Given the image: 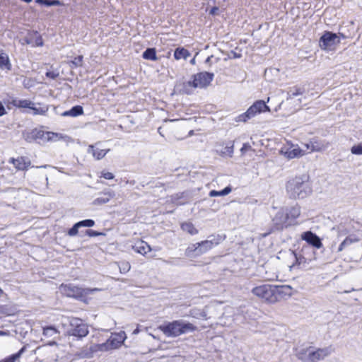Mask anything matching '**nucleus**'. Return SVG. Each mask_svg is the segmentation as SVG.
Returning a JSON list of instances; mask_svg holds the SVG:
<instances>
[{"label": "nucleus", "instance_id": "f257e3e1", "mask_svg": "<svg viewBox=\"0 0 362 362\" xmlns=\"http://www.w3.org/2000/svg\"><path fill=\"white\" fill-rule=\"evenodd\" d=\"M313 192L310 177L307 174L290 178L286 183V192L289 198L303 199Z\"/></svg>", "mask_w": 362, "mask_h": 362}, {"label": "nucleus", "instance_id": "f03ea898", "mask_svg": "<svg viewBox=\"0 0 362 362\" xmlns=\"http://www.w3.org/2000/svg\"><path fill=\"white\" fill-rule=\"evenodd\" d=\"M127 339L126 333L121 331L118 333H112L110 337L104 343L102 344H93L88 348L89 351H82L81 355L83 357H92L94 353L98 351H108L110 350L119 348Z\"/></svg>", "mask_w": 362, "mask_h": 362}, {"label": "nucleus", "instance_id": "7ed1b4c3", "mask_svg": "<svg viewBox=\"0 0 362 362\" xmlns=\"http://www.w3.org/2000/svg\"><path fill=\"white\" fill-rule=\"evenodd\" d=\"M158 329L168 337H177L197 329L193 324L182 320L166 322L158 326Z\"/></svg>", "mask_w": 362, "mask_h": 362}, {"label": "nucleus", "instance_id": "20e7f679", "mask_svg": "<svg viewBox=\"0 0 362 362\" xmlns=\"http://www.w3.org/2000/svg\"><path fill=\"white\" fill-rule=\"evenodd\" d=\"M332 352L331 347L316 349L313 346H308L299 349L297 356L304 362H318L329 356Z\"/></svg>", "mask_w": 362, "mask_h": 362}, {"label": "nucleus", "instance_id": "39448f33", "mask_svg": "<svg viewBox=\"0 0 362 362\" xmlns=\"http://www.w3.org/2000/svg\"><path fill=\"white\" fill-rule=\"evenodd\" d=\"M300 214V206L295 205L279 211L276 214L273 221L278 226V228H282L291 225L294 220L299 217Z\"/></svg>", "mask_w": 362, "mask_h": 362}, {"label": "nucleus", "instance_id": "423d86ee", "mask_svg": "<svg viewBox=\"0 0 362 362\" xmlns=\"http://www.w3.org/2000/svg\"><path fill=\"white\" fill-rule=\"evenodd\" d=\"M341 36L345 38L343 34H336L332 32H325L319 40L320 47L325 51H333L341 42Z\"/></svg>", "mask_w": 362, "mask_h": 362}, {"label": "nucleus", "instance_id": "0eeeda50", "mask_svg": "<svg viewBox=\"0 0 362 362\" xmlns=\"http://www.w3.org/2000/svg\"><path fill=\"white\" fill-rule=\"evenodd\" d=\"M60 292L68 296L75 298H82L88 295L93 294L95 291H100L99 288H83L72 285H62L59 288Z\"/></svg>", "mask_w": 362, "mask_h": 362}, {"label": "nucleus", "instance_id": "6e6552de", "mask_svg": "<svg viewBox=\"0 0 362 362\" xmlns=\"http://www.w3.org/2000/svg\"><path fill=\"white\" fill-rule=\"evenodd\" d=\"M281 291L276 287H273L268 284H263L255 287L252 290V293L257 297L263 299L269 303H274L276 301L275 294Z\"/></svg>", "mask_w": 362, "mask_h": 362}, {"label": "nucleus", "instance_id": "1a4fd4ad", "mask_svg": "<svg viewBox=\"0 0 362 362\" xmlns=\"http://www.w3.org/2000/svg\"><path fill=\"white\" fill-rule=\"evenodd\" d=\"M264 112H270L269 107L267 105L265 101L257 100L247 109L245 113L240 115L237 117V121L245 122L248 119H250L251 118L256 116L257 114Z\"/></svg>", "mask_w": 362, "mask_h": 362}, {"label": "nucleus", "instance_id": "9d476101", "mask_svg": "<svg viewBox=\"0 0 362 362\" xmlns=\"http://www.w3.org/2000/svg\"><path fill=\"white\" fill-rule=\"evenodd\" d=\"M64 320L66 322H69L71 327V328L68 330L69 335L82 338L88 334V327L81 320L78 318H64Z\"/></svg>", "mask_w": 362, "mask_h": 362}, {"label": "nucleus", "instance_id": "9b49d317", "mask_svg": "<svg viewBox=\"0 0 362 362\" xmlns=\"http://www.w3.org/2000/svg\"><path fill=\"white\" fill-rule=\"evenodd\" d=\"M280 153L288 159H293L303 156L305 154V150L300 148L298 144L287 141L281 147Z\"/></svg>", "mask_w": 362, "mask_h": 362}, {"label": "nucleus", "instance_id": "f8f14e48", "mask_svg": "<svg viewBox=\"0 0 362 362\" xmlns=\"http://www.w3.org/2000/svg\"><path fill=\"white\" fill-rule=\"evenodd\" d=\"M214 74L209 72H200L193 76V80L189 81V86L197 88H203L208 86L214 79Z\"/></svg>", "mask_w": 362, "mask_h": 362}, {"label": "nucleus", "instance_id": "ddd939ff", "mask_svg": "<svg viewBox=\"0 0 362 362\" xmlns=\"http://www.w3.org/2000/svg\"><path fill=\"white\" fill-rule=\"evenodd\" d=\"M49 132H45L40 129H33L25 136V139L28 142L39 140L42 142H49Z\"/></svg>", "mask_w": 362, "mask_h": 362}, {"label": "nucleus", "instance_id": "4468645a", "mask_svg": "<svg viewBox=\"0 0 362 362\" xmlns=\"http://www.w3.org/2000/svg\"><path fill=\"white\" fill-rule=\"evenodd\" d=\"M301 239L317 249L321 248L322 246L320 238L311 231L303 233L301 234Z\"/></svg>", "mask_w": 362, "mask_h": 362}, {"label": "nucleus", "instance_id": "2eb2a0df", "mask_svg": "<svg viewBox=\"0 0 362 362\" xmlns=\"http://www.w3.org/2000/svg\"><path fill=\"white\" fill-rule=\"evenodd\" d=\"M109 151V148H100L99 147V144H95V145H90L88 148V152L89 153H91L96 160H100L103 158Z\"/></svg>", "mask_w": 362, "mask_h": 362}, {"label": "nucleus", "instance_id": "dca6fc26", "mask_svg": "<svg viewBox=\"0 0 362 362\" xmlns=\"http://www.w3.org/2000/svg\"><path fill=\"white\" fill-rule=\"evenodd\" d=\"M132 248L136 252L144 256H145L148 252H149L152 250L151 246L143 240L136 241L135 244L132 246Z\"/></svg>", "mask_w": 362, "mask_h": 362}, {"label": "nucleus", "instance_id": "f3484780", "mask_svg": "<svg viewBox=\"0 0 362 362\" xmlns=\"http://www.w3.org/2000/svg\"><path fill=\"white\" fill-rule=\"evenodd\" d=\"M221 240V238L220 236H218L217 238H214L213 239L211 240H204L201 243H199L198 244L201 246V248H202V252H204L206 253L211 248H213L215 245H217Z\"/></svg>", "mask_w": 362, "mask_h": 362}, {"label": "nucleus", "instance_id": "a211bd4d", "mask_svg": "<svg viewBox=\"0 0 362 362\" xmlns=\"http://www.w3.org/2000/svg\"><path fill=\"white\" fill-rule=\"evenodd\" d=\"M204 253L205 252H202V248L198 243L189 245L185 250L186 256L190 258L200 256Z\"/></svg>", "mask_w": 362, "mask_h": 362}, {"label": "nucleus", "instance_id": "6ab92c4d", "mask_svg": "<svg viewBox=\"0 0 362 362\" xmlns=\"http://www.w3.org/2000/svg\"><path fill=\"white\" fill-rule=\"evenodd\" d=\"M11 162L13 164L17 170H27L30 165V162L23 157H19L16 159L11 158Z\"/></svg>", "mask_w": 362, "mask_h": 362}, {"label": "nucleus", "instance_id": "aec40b11", "mask_svg": "<svg viewBox=\"0 0 362 362\" xmlns=\"http://www.w3.org/2000/svg\"><path fill=\"white\" fill-rule=\"evenodd\" d=\"M30 109L33 111V114L35 115H45L49 110V107L45 104L35 103L33 102V105H30Z\"/></svg>", "mask_w": 362, "mask_h": 362}, {"label": "nucleus", "instance_id": "412c9836", "mask_svg": "<svg viewBox=\"0 0 362 362\" xmlns=\"http://www.w3.org/2000/svg\"><path fill=\"white\" fill-rule=\"evenodd\" d=\"M360 240L356 235H350L347 236L339 245L338 252H341L344 248L351 245V244L358 243Z\"/></svg>", "mask_w": 362, "mask_h": 362}, {"label": "nucleus", "instance_id": "4be33fe9", "mask_svg": "<svg viewBox=\"0 0 362 362\" xmlns=\"http://www.w3.org/2000/svg\"><path fill=\"white\" fill-rule=\"evenodd\" d=\"M0 68L6 71L11 69V64L8 54L1 50H0Z\"/></svg>", "mask_w": 362, "mask_h": 362}, {"label": "nucleus", "instance_id": "5701e85b", "mask_svg": "<svg viewBox=\"0 0 362 362\" xmlns=\"http://www.w3.org/2000/svg\"><path fill=\"white\" fill-rule=\"evenodd\" d=\"M25 40L27 44H30L33 47H41L43 45V40L37 33L32 34L29 38H26Z\"/></svg>", "mask_w": 362, "mask_h": 362}, {"label": "nucleus", "instance_id": "b1692460", "mask_svg": "<svg viewBox=\"0 0 362 362\" xmlns=\"http://www.w3.org/2000/svg\"><path fill=\"white\" fill-rule=\"evenodd\" d=\"M115 197V192L112 191H108L104 192L103 196L98 197L93 201L95 205L104 204L107 203L112 198Z\"/></svg>", "mask_w": 362, "mask_h": 362}, {"label": "nucleus", "instance_id": "393cba45", "mask_svg": "<svg viewBox=\"0 0 362 362\" xmlns=\"http://www.w3.org/2000/svg\"><path fill=\"white\" fill-rule=\"evenodd\" d=\"M311 141V152L313 151H321L326 149L328 147V143L325 141L313 139Z\"/></svg>", "mask_w": 362, "mask_h": 362}, {"label": "nucleus", "instance_id": "a878e982", "mask_svg": "<svg viewBox=\"0 0 362 362\" xmlns=\"http://www.w3.org/2000/svg\"><path fill=\"white\" fill-rule=\"evenodd\" d=\"M83 114V107L80 105L73 107L71 110L62 113L63 117H77Z\"/></svg>", "mask_w": 362, "mask_h": 362}, {"label": "nucleus", "instance_id": "bb28decb", "mask_svg": "<svg viewBox=\"0 0 362 362\" xmlns=\"http://www.w3.org/2000/svg\"><path fill=\"white\" fill-rule=\"evenodd\" d=\"M190 56L189 52L184 47H178L174 52V58L176 60L187 59Z\"/></svg>", "mask_w": 362, "mask_h": 362}, {"label": "nucleus", "instance_id": "cd10ccee", "mask_svg": "<svg viewBox=\"0 0 362 362\" xmlns=\"http://www.w3.org/2000/svg\"><path fill=\"white\" fill-rule=\"evenodd\" d=\"M12 105L19 108H29L33 105V102L29 100L14 99L11 102Z\"/></svg>", "mask_w": 362, "mask_h": 362}, {"label": "nucleus", "instance_id": "c85d7f7f", "mask_svg": "<svg viewBox=\"0 0 362 362\" xmlns=\"http://www.w3.org/2000/svg\"><path fill=\"white\" fill-rule=\"evenodd\" d=\"M181 228L183 231H185L190 235H196L198 233V230L190 222L183 223L181 226Z\"/></svg>", "mask_w": 362, "mask_h": 362}, {"label": "nucleus", "instance_id": "c756f323", "mask_svg": "<svg viewBox=\"0 0 362 362\" xmlns=\"http://www.w3.org/2000/svg\"><path fill=\"white\" fill-rule=\"evenodd\" d=\"M26 349V347L25 346H23L22 347L19 351L16 354H14L7 358H6L5 359L2 360L0 362H16L17 360L19 359V358L21 357V356L24 353V351H25Z\"/></svg>", "mask_w": 362, "mask_h": 362}, {"label": "nucleus", "instance_id": "7c9ffc66", "mask_svg": "<svg viewBox=\"0 0 362 362\" xmlns=\"http://www.w3.org/2000/svg\"><path fill=\"white\" fill-rule=\"evenodd\" d=\"M232 191V189L230 187L228 186L225 187L223 190L221 191H216V190H211L209 192V196L211 197H218V196H226L230 193Z\"/></svg>", "mask_w": 362, "mask_h": 362}, {"label": "nucleus", "instance_id": "2f4dec72", "mask_svg": "<svg viewBox=\"0 0 362 362\" xmlns=\"http://www.w3.org/2000/svg\"><path fill=\"white\" fill-rule=\"evenodd\" d=\"M294 255H295V258H296L295 264H298V265H300L303 264L310 262V261H312L313 259H314V257H307L304 256L303 255H298L296 253H294Z\"/></svg>", "mask_w": 362, "mask_h": 362}, {"label": "nucleus", "instance_id": "473e14b6", "mask_svg": "<svg viewBox=\"0 0 362 362\" xmlns=\"http://www.w3.org/2000/svg\"><path fill=\"white\" fill-rule=\"evenodd\" d=\"M143 57L145 59L156 61L157 59L155 49L148 48L143 53Z\"/></svg>", "mask_w": 362, "mask_h": 362}, {"label": "nucleus", "instance_id": "72a5a7b5", "mask_svg": "<svg viewBox=\"0 0 362 362\" xmlns=\"http://www.w3.org/2000/svg\"><path fill=\"white\" fill-rule=\"evenodd\" d=\"M118 267L120 273L125 274L131 269V265L129 262L122 261L118 263Z\"/></svg>", "mask_w": 362, "mask_h": 362}, {"label": "nucleus", "instance_id": "f704fd0d", "mask_svg": "<svg viewBox=\"0 0 362 362\" xmlns=\"http://www.w3.org/2000/svg\"><path fill=\"white\" fill-rule=\"evenodd\" d=\"M37 2L47 6L61 5V3L59 0H37Z\"/></svg>", "mask_w": 362, "mask_h": 362}, {"label": "nucleus", "instance_id": "c9c22d12", "mask_svg": "<svg viewBox=\"0 0 362 362\" xmlns=\"http://www.w3.org/2000/svg\"><path fill=\"white\" fill-rule=\"evenodd\" d=\"M95 225V221L91 219H86L76 223V226L81 227H93Z\"/></svg>", "mask_w": 362, "mask_h": 362}, {"label": "nucleus", "instance_id": "e433bc0d", "mask_svg": "<svg viewBox=\"0 0 362 362\" xmlns=\"http://www.w3.org/2000/svg\"><path fill=\"white\" fill-rule=\"evenodd\" d=\"M351 152L354 155H362V142L353 146Z\"/></svg>", "mask_w": 362, "mask_h": 362}, {"label": "nucleus", "instance_id": "4c0bfd02", "mask_svg": "<svg viewBox=\"0 0 362 362\" xmlns=\"http://www.w3.org/2000/svg\"><path fill=\"white\" fill-rule=\"evenodd\" d=\"M57 332V329L52 327H47L43 329V334L47 337H51Z\"/></svg>", "mask_w": 362, "mask_h": 362}, {"label": "nucleus", "instance_id": "58836bf2", "mask_svg": "<svg viewBox=\"0 0 362 362\" xmlns=\"http://www.w3.org/2000/svg\"><path fill=\"white\" fill-rule=\"evenodd\" d=\"M221 153L223 155H226V156L231 157L233 153V144H230V145L226 146L224 148V151H223L221 152Z\"/></svg>", "mask_w": 362, "mask_h": 362}, {"label": "nucleus", "instance_id": "ea45409f", "mask_svg": "<svg viewBox=\"0 0 362 362\" xmlns=\"http://www.w3.org/2000/svg\"><path fill=\"white\" fill-rule=\"evenodd\" d=\"M301 93H302V91H301L300 88H295L293 89H291L288 92V95L289 98L297 96L298 95H300Z\"/></svg>", "mask_w": 362, "mask_h": 362}, {"label": "nucleus", "instance_id": "a19ab883", "mask_svg": "<svg viewBox=\"0 0 362 362\" xmlns=\"http://www.w3.org/2000/svg\"><path fill=\"white\" fill-rule=\"evenodd\" d=\"M59 133L49 132V141L57 142L59 141Z\"/></svg>", "mask_w": 362, "mask_h": 362}, {"label": "nucleus", "instance_id": "79ce46f5", "mask_svg": "<svg viewBox=\"0 0 362 362\" xmlns=\"http://www.w3.org/2000/svg\"><path fill=\"white\" fill-rule=\"evenodd\" d=\"M80 226H76V223L69 230L68 235L70 236H75L78 233V230Z\"/></svg>", "mask_w": 362, "mask_h": 362}, {"label": "nucleus", "instance_id": "37998d69", "mask_svg": "<svg viewBox=\"0 0 362 362\" xmlns=\"http://www.w3.org/2000/svg\"><path fill=\"white\" fill-rule=\"evenodd\" d=\"M59 141H63L67 144L73 141L72 139L70 136H69L68 135H66V134H61V133H59Z\"/></svg>", "mask_w": 362, "mask_h": 362}, {"label": "nucleus", "instance_id": "c03bdc74", "mask_svg": "<svg viewBox=\"0 0 362 362\" xmlns=\"http://www.w3.org/2000/svg\"><path fill=\"white\" fill-rule=\"evenodd\" d=\"M82 61H83V57L78 56L71 62L73 64H74L76 66H80L82 65Z\"/></svg>", "mask_w": 362, "mask_h": 362}, {"label": "nucleus", "instance_id": "a18cd8bd", "mask_svg": "<svg viewBox=\"0 0 362 362\" xmlns=\"http://www.w3.org/2000/svg\"><path fill=\"white\" fill-rule=\"evenodd\" d=\"M101 177H104L107 180H112L114 178V175L110 172H101Z\"/></svg>", "mask_w": 362, "mask_h": 362}, {"label": "nucleus", "instance_id": "49530a36", "mask_svg": "<svg viewBox=\"0 0 362 362\" xmlns=\"http://www.w3.org/2000/svg\"><path fill=\"white\" fill-rule=\"evenodd\" d=\"M86 233L88 235L90 236V237H95V236H99L100 235H102L101 233H99V232H97V231H94L93 230H86Z\"/></svg>", "mask_w": 362, "mask_h": 362}, {"label": "nucleus", "instance_id": "de8ad7c7", "mask_svg": "<svg viewBox=\"0 0 362 362\" xmlns=\"http://www.w3.org/2000/svg\"><path fill=\"white\" fill-rule=\"evenodd\" d=\"M46 76L52 79H55L59 76V74L54 71H47L46 73Z\"/></svg>", "mask_w": 362, "mask_h": 362}, {"label": "nucleus", "instance_id": "09e8293b", "mask_svg": "<svg viewBox=\"0 0 362 362\" xmlns=\"http://www.w3.org/2000/svg\"><path fill=\"white\" fill-rule=\"evenodd\" d=\"M6 113V110L3 104L0 102V117L4 115Z\"/></svg>", "mask_w": 362, "mask_h": 362}, {"label": "nucleus", "instance_id": "8fccbe9b", "mask_svg": "<svg viewBox=\"0 0 362 362\" xmlns=\"http://www.w3.org/2000/svg\"><path fill=\"white\" fill-rule=\"evenodd\" d=\"M250 148V146L248 144H244L241 148V151L243 153L245 151H247Z\"/></svg>", "mask_w": 362, "mask_h": 362}, {"label": "nucleus", "instance_id": "3c124183", "mask_svg": "<svg viewBox=\"0 0 362 362\" xmlns=\"http://www.w3.org/2000/svg\"><path fill=\"white\" fill-rule=\"evenodd\" d=\"M214 59V56L213 55H211V56L208 57L207 59L205 61V63L210 66L211 64V63H212V59Z\"/></svg>", "mask_w": 362, "mask_h": 362}, {"label": "nucleus", "instance_id": "603ef678", "mask_svg": "<svg viewBox=\"0 0 362 362\" xmlns=\"http://www.w3.org/2000/svg\"><path fill=\"white\" fill-rule=\"evenodd\" d=\"M305 148H306L305 151H310L311 152V141H310L308 144H304Z\"/></svg>", "mask_w": 362, "mask_h": 362}, {"label": "nucleus", "instance_id": "864d4df0", "mask_svg": "<svg viewBox=\"0 0 362 362\" xmlns=\"http://www.w3.org/2000/svg\"><path fill=\"white\" fill-rule=\"evenodd\" d=\"M339 235H346L347 233V231L341 228L340 227L339 228Z\"/></svg>", "mask_w": 362, "mask_h": 362}, {"label": "nucleus", "instance_id": "5fc2aeb1", "mask_svg": "<svg viewBox=\"0 0 362 362\" xmlns=\"http://www.w3.org/2000/svg\"><path fill=\"white\" fill-rule=\"evenodd\" d=\"M218 10V8H216V7H214V8L211 10L210 13H211V14L214 15V14H216V13H217Z\"/></svg>", "mask_w": 362, "mask_h": 362}, {"label": "nucleus", "instance_id": "6e6d98bb", "mask_svg": "<svg viewBox=\"0 0 362 362\" xmlns=\"http://www.w3.org/2000/svg\"><path fill=\"white\" fill-rule=\"evenodd\" d=\"M308 250H310V248L309 247H303L302 249V252H303V254H304L305 252Z\"/></svg>", "mask_w": 362, "mask_h": 362}, {"label": "nucleus", "instance_id": "4d7b16f0", "mask_svg": "<svg viewBox=\"0 0 362 362\" xmlns=\"http://www.w3.org/2000/svg\"><path fill=\"white\" fill-rule=\"evenodd\" d=\"M139 328H136V329H134V330L133 331V333H132V334H139Z\"/></svg>", "mask_w": 362, "mask_h": 362}, {"label": "nucleus", "instance_id": "13d9d810", "mask_svg": "<svg viewBox=\"0 0 362 362\" xmlns=\"http://www.w3.org/2000/svg\"><path fill=\"white\" fill-rule=\"evenodd\" d=\"M190 63H191L192 65H194V64H196V59H195V57H194L193 59H191Z\"/></svg>", "mask_w": 362, "mask_h": 362}, {"label": "nucleus", "instance_id": "bf43d9fd", "mask_svg": "<svg viewBox=\"0 0 362 362\" xmlns=\"http://www.w3.org/2000/svg\"><path fill=\"white\" fill-rule=\"evenodd\" d=\"M8 334L6 332L0 331V336L7 335Z\"/></svg>", "mask_w": 362, "mask_h": 362}, {"label": "nucleus", "instance_id": "052dcab7", "mask_svg": "<svg viewBox=\"0 0 362 362\" xmlns=\"http://www.w3.org/2000/svg\"><path fill=\"white\" fill-rule=\"evenodd\" d=\"M47 345H49V346L57 345V343H56V342H54V341H51V342H49V343L47 344Z\"/></svg>", "mask_w": 362, "mask_h": 362}, {"label": "nucleus", "instance_id": "680f3d73", "mask_svg": "<svg viewBox=\"0 0 362 362\" xmlns=\"http://www.w3.org/2000/svg\"><path fill=\"white\" fill-rule=\"evenodd\" d=\"M150 336H151L153 339H157V337H156V335H153L152 334H149Z\"/></svg>", "mask_w": 362, "mask_h": 362}, {"label": "nucleus", "instance_id": "e2e57ef3", "mask_svg": "<svg viewBox=\"0 0 362 362\" xmlns=\"http://www.w3.org/2000/svg\"><path fill=\"white\" fill-rule=\"evenodd\" d=\"M201 316L205 317H206V314L204 312H203L202 314H201Z\"/></svg>", "mask_w": 362, "mask_h": 362}, {"label": "nucleus", "instance_id": "0e129e2a", "mask_svg": "<svg viewBox=\"0 0 362 362\" xmlns=\"http://www.w3.org/2000/svg\"><path fill=\"white\" fill-rule=\"evenodd\" d=\"M269 100H270V98L268 97L267 99V103L269 102Z\"/></svg>", "mask_w": 362, "mask_h": 362}]
</instances>
